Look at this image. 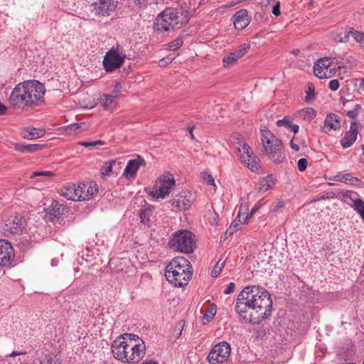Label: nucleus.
<instances>
[{"label": "nucleus", "instance_id": "9", "mask_svg": "<svg viewBox=\"0 0 364 364\" xmlns=\"http://www.w3.org/2000/svg\"><path fill=\"white\" fill-rule=\"evenodd\" d=\"M175 180L173 177L164 176L156 180L153 188L149 194L155 199L164 198L170 193L171 188L174 186Z\"/></svg>", "mask_w": 364, "mask_h": 364}, {"label": "nucleus", "instance_id": "4", "mask_svg": "<svg viewBox=\"0 0 364 364\" xmlns=\"http://www.w3.org/2000/svg\"><path fill=\"white\" fill-rule=\"evenodd\" d=\"M191 268V262L184 257H174L166 266V278L175 287H184L193 275Z\"/></svg>", "mask_w": 364, "mask_h": 364}, {"label": "nucleus", "instance_id": "14", "mask_svg": "<svg viewBox=\"0 0 364 364\" xmlns=\"http://www.w3.org/2000/svg\"><path fill=\"white\" fill-rule=\"evenodd\" d=\"M68 213V209L58 201H53L46 211V216L53 223L62 220L63 217Z\"/></svg>", "mask_w": 364, "mask_h": 364}, {"label": "nucleus", "instance_id": "56", "mask_svg": "<svg viewBox=\"0 0 364 364\" xmlns=\"http://www.w3.org/2000/svg\"><path fill=\"white\" fill-rule=\"evenodd\" d=\"M332 60H333V62L332 63L333 65H338L337 69L340 70L341 69V66H340V63H341V58H332Z\"/></svg>", "mask_w": 364, "mask_h": 364}, {"label": "nucleus", "instance_id": "63", "mask_svg": "<svg viewBox=\"0 0 364 364\" xmlns=\"http://www.w3.org/2000/svg\"><path fill=\"white\" fill-rule=\"evenodd\" d=\"M95 146L97 145H104L105 143L104 141L102 140H97L94 141Z\"/></svg>", "mask_w": 364, "mask_h": 364}, {"label": "nucleus", "instance_id": "1", "mask_svg": "<svg viewBox=\"0 0 364 364\" xmlns=\"http://www.w3.org/2000/svg\"><path fill=\"white\" fill-rule=\"evenodd\" d=\"M272 300L268 291L259 286H248L238 294L235 310L242 322L259 324L271 315Z\"/></svg>", "mask_w": 364, "mask_h": 364}, {"label": "nucleus", "instance_id": "23", "mask_svg": "<svg viewBox=\"0 0 364 364\" xmlns=\"http://www.w3.org/2000/svg\"><path fill=\"white\" fill-rule=\"evenodd\" d=\"M60 194L68 200H80V184L76 186L73 184L68 186H64L60 189Z\"/></svg>", "mask_w": 364, "mask_h": 364}, {"label": "nucleus", "instance_id": "49", "mask_svg": "<svg viewBox=\"0 0 364 364\" xmlns=\"http://www.w3.org/2000/svg\"><path fill=\"white\" fill-rule=\"evenodd\" d=\"M223 265H224V262L220 263V260H219L218 262V263L216 264V265L215 266L214 269L212 272V276L217 277L220 274Z\"/></svg>", "mask_w": 364, "mask_h": 364}, {"label": "nucleus", "instance_id": "16", "mask_svg": "<svg viewBox=\"0 0 364 364\" xmlns=\"http://www.w3.org/2000/svg\"><path fill=\"white\" fill-rule=\"evenodd\" d=\"M14 256V250L11 243L5 240H0V266H7Z\"/></svg>", "mask_w": 364, "mask_h": 364}, {"label": "nucleus", "instance_id": "58", "mask_svg": "<svg viewBox=\"0 0 364 364\" xmlns=\"http://www.w3.org/2000/svg\"><path fill=\"white\" fill-rule=\"evenodd\" d=\"M26 353L25 352H16V351H14L12 352L11 354L8 355L6 356L7 359L9 358H14L15 356H17V355H25Z\"/></svg>", "mask_w": 364, "mask_h": 364}, {"label": "nucleus", "instance_id": "53", "mask_svg": "<svg viewBox=\"0 0 364 364\" xmlns=\"http://www.w3.org/2000/svg\"><path fill=\"white\" fill-rule=\"evenodd\" d=\"M235 284L233 282L229 283L225 289L224 290V294H229L232 293L235 289Z\"/></svg>", "mask_w": 364, "mask_h": 364}, {"label": "nucleus", "instance_id": "8", "mask_svg": "<svg viewBox=\"0 0 364 364\" xmlns=\"http://www.w3.org/2000/svg\"><path fill=\"white\" fill-rule=\"evenodd\" d=\"M126 58V54L119 49V46L110 49L105 55L103 65L107 72L111 73L120 68Z\"/></svg>", "mask_w": 364, "mask_h": 364}, {"label": "nucleus", "instance_id": "60", "mask_svg": "<svg viewBox=\"0 0 364 364\" xmlns=\"http://www.w3.org/2000/svg\"><path fill=\"white\" fill-rule=\"evenodd\" d=\"M236 230L232 228L231 226H230L225 231V235L228 237V236H230L232 235Z\"/></svg>", "mask_w": 364, "mask_h": 364}, {"label": "nucleus", "instance_id": "57", "mask_svg": "<svg viewBox=\"0 0 364 364\" xmlns=\"http://www.w3.org/2000/svg\"><path fill=\"white\" fill-rule=\"evenodd\" d=\"M347 116L351 119H355L357 117V116L358 115V113H356V111H354L353 109V110H350V111H348L347 113H346Z\"/></svg>", "mask_w": 364, "mask_h": 364}, {"label": "nucleus", "instance_id": "39", "mask_svg": "<svg viewBox=\"0 0 364 364\" xmlns=\"http://www.w3.org/2000/svg\"><path fill=\"white\" fill-rule=\"evenodd\" d=\"M119 336H123L124 341H133L134 344H140V343H144L137 335L135 334L124 333L123 335H120Z\"/></svg>", "mask_w": 364, "mask_h": 364}, {"label": "nucleus", "instance_id": "3", "mask_svg": "<svg viewBox=\"0 0 364 364\" xmlns=\"http://www.w3.org/2000/svg\"><path fill=\"white\" fill-rule=\"evenodd\" d=\"M133 341H124L123 336H118L111 344L114 358L123 363H136L144 357L146 346L144 343L134 344Z\"/></svg>", "mask_w": 364, "mask_h": 364}, {"label": "nucleus", "instance_id": "50", "mask_svg": "<svg viewBox=\"0 0 364 364\" xmlns=\"http://www.w3.org/2000/svg\"><path fill=\"white\" fill-rule=\"evenodd\" d=\"M284 206V202L282 200L278 199L276 200L272 204V210L277 211L280 208Z\"/></svg>", "mask_w": 364, "mask_h": 364}, {"label": "nucleus", "instance_id": "36", "mask_svg": "<svg viewBox=\"0 0 364 364\" xmlns=\"http://www.w3.org/2000/svg\"><path fill=\"white\" fill-rule=\"evenodd\" d=\"M183 43V38L182 36H178L176 39L171 41L168 44H167L166 48L169 50H176L178 49Z\"/></svg>", "mask_w": 364, "mask_h": 364}, {"label": "nucleus", "instance_id": "31", "mask_svg": "<svg viewBox=\"0 0 364 364\" xmlns=\"http://www.w3.org/2000/svg\"><path fill=\"white\" fill-rule=\"evenodd\" d=\"M56 355L53 354L46 355L43 358L36 359L33 364H59Z\"/></svg>", "mask_w": 364, "mask_h": 364}, {"label": "nucleus", "instance_id": "32", "mask_svg": "<svg viewBox=\"0 0 364 364\" xmlns=\"http://www.w3.org/2000/svg\"><path fill=\"white\" fill-rule=\"evenodd\" d=\"M116 97H114V95L105 94L101 97L102 105L105 109H110L112 108V105Z\"/></svg>", "mask_w": 364, "mask_h": 364}, {"label": "nucleus", "instance_id": "21", "mask_svg": "<svg viewBox=\"0 0 364 364\" xmlns=\"http://www.w3.org/2000/svg\"><path fill=\"white\" fill-rule=\"evenodd\" d=\"M234 26L237 30H242L250 23L247 11L241 9L234 14Z\"/></svg>", "mask_w": 364, "mask_h": 364}, {"label": "nucleus", "instance_id": "10", "mask_svg": "<svg viewBox=\"0 0 364 364\" xmlns=\"http://www.w3.org/2000/svg\"><path fill=\"white\" fill-rule=\"evenodd\" d=\"M230 346L227 342H220L210 351L207 359L210 364H218L228 360L230 355Z\"/></svg>", "mask_w": 364, "mask_h": 364}, {"label": "nucleus", "instance_id": "41", "mask_svg": "<svg viewBox=\"0 0 364 364\" xmlns=\"http://www.w3.org/2000/svg\"><path fill=\"white\" fill-rule=\"evenodd\" d=\"M350 30H352L350 36L354 38V40L358 43H364V33L355 31L353 28H350Z\"/></svg>", "mask_w": 364, "mask_h": 364}, {"label": "nucleus", "instance_id": "6", "mask_svg": "<svg viewBox=\"0 0 364 364\" xmlns=\"http://www.w3.org/2000/svg\"><path fill=\"white\" fill-rule=\"evenodd\" d=\"M169 245L177 251L186 254L191 253L196 247V236L189 230H181L173 234Z\"/></svg>", "mask_w": 364, "mask_h": 364}, {"label": "nucleus", "instance_id": "34", "mask_svg": "<svg viewBox=\"0 0 364 364\" xmlns=\"http://www.w3.org/2000/svg\"><path fill=\"white\" fill-rule=\"evenodd\" d=\"M299 114L304 119H307L309 120H311L316 117V112L314 109L311 107H306L299 110Z\"/></svg>", "mask_w": 364, "mask_h": 364}, {"label": "nucleus", "instance_id": "17", "mask_svg": "<svg viewBox=\"0 0 364 364\" xmlns=\"http://www.w3.org/2000/svg\"><path fill=\"white\" fill-rule=\"evenodd\" d=\"M146 161L144 158L138 156L136 159H131L128 161L124 172L123 176L127 178H134L136 173L140 166H145Z\"/></svg>", "mask_w": 364, "mask_h": 364}, {"label": "nucleus", "instance_id": "54", "mask_svg": "<svg viewBox=\"0 0 364 364\" xmlns=\"http://www.w3.org/2000/svg\"><path fill=\"white\" fill-rule=\"evenodd\" d=\"M259 204H256V205L252 208V209L251 210V212H250V215H247V216H246V218H245V220L244 223H245L247 221L248 218H251V217L253 215V214H255V213L258 210V209H259Z\"/></svg>", "mask_w": 364, "mask_h": 364}, {"label": "nucleus", "instance_id": "22", "mask_svg": "<svg viewBox=\"0 0 364 364\" xmlns=\"http://www.w3.org/2000/svg\"><path fill=\"white\" fill-rule=\"evenodd\" d=\"M341 128L338 117L335 114H329L326 117L323 122L322 132L328 133L330 130H338Z\"/></svg>", "mask_w": 364, "mask_h": 364}, {"label": "nucleus", "instance_id": "19", "mask_svg": "<svg viewBox=\"0 0 364 364\" xmlns=\"http://www.w3.org/2000/svg\"><path fill=\"white\" fill-rule=\"evenodd\" d=\"M23 223L21 217L18 215L11 216L8 218L4 230L11 234H18L22 231Z\"/></svg>", "mask_w": 364, "mask_h": 364}, {"label": "nucleus", "instance_id": "12", "mask_svg": "<svg viewBox=\"0 0 364 364\" xmlns=\"http://www.w3.org/2000/svg\"><path fill=\"white\" fill-rule=\"evenodd\" d=\"M238 144L239 146L237 147V150L240 153L242 161L247 164V167L251 170H257L260 167L259 159L255 156H252V152L250 146L243 141H240Z\"/></svg>", "mask_w": 364, "mask_h": 364}, {"label": "nucleus", "instance_id": "48", "mask_svg": "<svg viewBox=\"0 0 364 364\" xmlns=\"http://www.w3.org/2000/svg\"><path fill=\"white\" fill-rule=\"evenodd\" d=\"M122 89V85L119 82H116L114 84V88L112 90V92L110 95H114V97L117 98V96L119 95V94L121 92Z\"/></svg>", "mask_w": 364, "mask_h": 364}, {"label": "nucleus", "instance_id": "35", "mask_svg": "<svg viewBox=\"0 0 364 364\" xmlns=\"http://www.w3.org/2000/svg\"><path fill=\"white\" fill-rule=\"evenodd\" d=\"M353 209L360 215L361 218L364 220V202L360 198L353 200Z\"/></svg>", "mask_w": 364, "mask_h": 364}, {"label": "nucleus", "instance_id": "5", "mask_svg": "<svg viewBox=\"0 0 364 364\" xmlns=\"http://www.w3.org/2000/svg\"><path fill=\"white\" fill-rule=\"evenodd\" d=\"M182 26L176 11L173 8H166L157 16L153 28L156 32L163 33L180 28Z\"/></svg>", "mask_w": 364, "mask_h": 364}, {"label": "nucleus", "instance_id": "37", "mask_svg": "<svg viewBox=\"0 0 364 364\" xmlns=\"http://www.w3.org/2000/svg\"><path fill=\"white\" fill-rule=\"evenodd\" d=\"M154 210V206L153 205H149L148 208L141 210L139 217L141 221L145 222L149 220V217Z\"/></svg>", "mask_w": 364, "mask_h": 364}, {"label": "nucleus", "instance_id": "61", "mask_svg": "<svg viewBox=\"0 0 364 364\" xmlns=\"http://www.w3.org/2000/svg\"><path fill=\"white\" fill-rule=\"evenodd\" d=\"M290 146L292 149H294L296 151H298L299 150V145L294 144L292 140L290 142Z\"/></svg>", "mask_w": 364, "mask_h": 364}, {"label": "nucleus", "instance_id": "55", "mask_svg": "<svg viewBox=\"0 0 364 364\" xmlns=\"http://www.w3.org/2000/svg\"><path fill=\"white\" fill-rule=\"evenodd\" d=\"M272 14L277 16L280 14V4H279V2H277V4L273 6Z\"/></svg>", "mask_w": 364, "mask_h": 364}, {"label": "nucleus", "instance_id": "40", "mask_svg": "<svg viewBox=\"0 0 364 364\" xmlns=\"http://www.w3.org/2000/svg\"><path fill=\"white\" fill-rule=\"evenodd\" d=\"M336 177V180L338 181H344V182H347V183L349 182L351 184L354 183L355 182H358L359 181L358 178L352 177L350 176V174H349V173L343 174L341 176H337Z\"/></svg>", "mask_w": 364, "mask_h": 364}, {"label": "nucleus", "instance_id": "24", "mask_svg": "<svg viewBox=\"0 0 364 364\" xmlns=\"http://www.w3.org/2000/svg\"><path fill=\"white\" fill-rule=\"evenodd\" d=\"M173 10L176 11L177 16L180 17L181 25L185 26L189 22L191 14L188 4L183 2Z\"/></svg>", "mask_w": 364, "mask_h": 364}, {"label": "nucleus", "instance_id": "52", "mask_svg": "<svg viewBox=\"0 0 364 364\" xmlns=\"http://www.w3.org/2000/svg\"><path fill=\"white\" fill-rule=\"evenodd\" d=\"M328 86L331 90L336 91L339 88L340 84L338 80H332L329 82Z\"/></svg>", "mask_w": 364, "mask_h": 364}, {"label": "nucleus", "instance_id": "25", "mask_svg": "<svg viewBox=\"0 0 364 364\" xmlns=\"http://www.w3.org/2000/svg\"><path fill=\"white\" fill-rule=\"evenodd\" d=\"M192 201L186 196L179 193L172 200V205L176 207L180 210H186L190 208Z\"/></svg>", "mask_w": 364, "mask_h": 364}, {"label": "nucleus", "instance_id": "27", "mask_svg": "<svg viewBox=\"0 0 364 364\" xmlns=\"http://www.w3.org/2000/svg\"><path fill=\"white\" fill-rule=\"evenodd\" d=\"M293 118L289 116H285L282 119L277 120L276 124L278 127H284L287 129L292 131L294 134L299 132V126L297 124H292Z\"/></svg>", "mask_w": 364, "mask_h": 364}, {"label": "nucleus", "instance_id": "46", "mask_svg": "<svg viewBox=\"0 0 364 364\" xmlns=\"http://www.w3.org/2000/svg\"><path fill=\"white\" fill-rule=\"evenodd\" d=\"M308 161L306 159L302 158L299 159L297 162V167L300 171H304L306 169Z\"/></svg>", "mask_w": 364, "mask_h": 364}, {"label": "nucleus", "instance_id": "47", "mask_svg": "<svg viewBox=\"0 0 364 364\" xmlns=\"http://www.w3.org/2000/svg\"><path fill=\"white\" fill-rule=\"evenodd\" d=\"M53 176V173L51 171H36V172H34L32 174L31 178H34V177H36V176H46V177L50 178Z\"/></svg>", "mask_w": 364, "mask_h": 364}, {"label": "nucleus", "instance_id": "13", "mask_svg": "<svg viewBox=\"0 0 364 364\" xmlns=\"http://www.w3.org/2000/svg\"><path fill=\"white\" fill-rule=\"evenodd\" d=\"M118 4L117 0H98L92 4V11L100 16H109Z\"/></svg>", "mask_w": 364, "mask_h": 364}, {"label": "nucleus", "instance_id": "44", "mask_svg": "<svg viewBox=\"0 0 364 364\" xmlns=\"http://www.w3.org/2000/svg\"><path fill=\"white\" fill-rule=\"evenodd\" d=\"M203 179L208 185L215 186L213 177L207 172L203 173Z\"/></svg>", "mask_w": 364, "mask_h": 364}, {"label": "nucleus", "instance_id": "45", "mask_svg": "<svg viewBox=\"0 0 364 364\" xmlns=\"http://www.w3.org/2000/svg\"><path fill=\"white\" fill-rule=\"evenodd\" d=\"M216 311L213 309H208L205 314L203 315V320H206L208 322L213 318L215 315Z\"/></svg>", "mask_w": 364, "mask_h": 364}, {"label": "nucleus", "instance_id": "30", "mask_svg": "<svg viewBox=\"0 0 364 364\" xmlns=\"http://www.w3.org/2000/svg\"><path fill=\"white\" fill-rule=\"evenodd\" d=\"M274 184V178L272 175H269L259 181V192L264 193L268 191Z\"/></svg>", "mask_w": 364, "mask_h": 364}, {"label": "nucleus", "instance_id": "7", "mask_svg": "<svg viewBox=\"0 0 364 364\" xmlns=\"http://www.w3.org/2000/svg\"><path fill=\"white\" fill-rule=\"evenodd\" d=\"M262 142L265 151L277 164L282 162L284 156L281 153L282 141L276 138L269 131H262Z\"/></svg>", "mask_w": 364, "mask_h": 364}, {"label": "nucleus", "instance_id": "64", "mask_svg": "<svg viewBox=\"0 0 364 364\" xmlns=\"http://www.w3.org/2000/svg\"><path fill=\"white\" fill-rule=\"evenodd\" d=\"M360 109H361V106H360V105H359V104H356V105H355V107H354L353 110H354V111H356V113H358V112H359V110H360Z\"/></svg>", "mask_w": 364, "mask_h": 364}, {"label": "nucleus", "instance_id": "2", "mask_svg": "<svg viewBox=\"0 0 364 364\" xmlns=\"http://www.w3.org/2000/svg\"><path fill=\"white\" fill-rule=\"evenodd\" d=\"M44 85L37 80L20 82L12 90L9 102L14 107L24 108L38 106L43 102Z\"/></svg>", "mask_w": 364, "mask_h": 364}, {"label": "nucleus", "instance_id": "18", "mask_svg": "<svg viewBox=\"0 0 364 364\" xmlns=\"http://www.w3.org/2000/svg\"><path fill=\"white\" fill-rule=\"evenodd\" d=\"M358 124L355 122L350 123V130L345 133L344 136L341 139V145L343 149L351 146L357 139L358 134Z\"/></svg>", "mask_w": 364, "mask_h": 364}, {"label": "nucleus", "instance_id": "59", "mask_svg": "<svg viewBox=\"0 0 364 364\" xmlns=\"http://www.w3.org/2000/svg\"><path fill=\"white\" fill-rule=\"evenodd\" d=\"M80 145L85 146V147H94L95 144L94 141L88 142V141H81L79 143Z\"/></svg>", "mask_w": 364, "mask_h": 364}, {"label": "nucleus", "instance_id": "15", "mask_svg": "<svg viewBox=\"0 0 364 364\" xmlns=\"http://www.w3.org/2000/svg\"><path fill=\"white\" fill-rule=\"evenodd\" d=\"M250 48V44L244 43L240 46L235 50L225 55L223 59L224 67L228 68L232 65L239 58L245 55Z\"/></svg>", "mask_w": 364, "mask_h": 364}, {"label": "nucleus", "instance_id": "26", "mask_svg": "<svg viewBox=\"0 0 364 364\" xmlns=\"http://www.w3.org/2000/svg\"><path fill=\"white\" fill-rule=\"evenodd\" d=\"M46 132L42 129H36L34 127H26L22 132V136L25 139H34L43 136Z\"/></svg>", "mask_w": 364, "mask_h": 364}, {"label": "nucleus", "instance_id": "51", "mask_svg": "<svg viewBox=\"0 0 364 364\" xmlns=\"http://www.w3.org/2000/svg\"><path fill=\"white\" fill-rule=\"evenodd\" d=\"M242 222L240 220V211L239 212L236 218L232 222L230 226L233 228L235 230L238 229L240 225H241Z\"/></svg>", "mask_w": 364, "mask_h": 364}, {"label": "nucleus", "instance_id": "20", "mask_svg": "<svg viewBox=\"0 0 364 364\" xmlns=\"http://www.w3.org/2000/svg\"><path fill=\"white\" fill-rule=\"evenodd\" d=\"M98 191V187L95 182L80 184V200H88Z\"/></svg>", "mask_w": 364, "mask_h": 364}, {"label": "nucleus", "instance_id": "33", "mask_svg": "<svg viewBox=\"0 0 364 364\" xmlns=\"http://www.w3.org/2000/svg\"><path fill=\"white\" fill-rule=\"evenodd\" d=\"M306 95L305 97L306 102H311L315 100V87L311 82L307 84L306 90Z\"/></svg>", "mask_w": 364, "mask_h": 364}, {"label": "nucleus", "instance_id": "11", "mask_svg": "<svg viewBox=\"0 0 364 364\" xmlns=\"http://www.w3.org/2000/svg\"><path fill=\"white\" fill-rule=\"evenodd\" d=\"M332 58H323L318 60L314 65V73L320 79L331 77L336 73V68H332Z\"/></svg>", "mask_w": 364, "mask_h": 364}, {"label": "nucleus", "instance_id": "42", "mask_svg": "<svg viewBox=\"0 0 364 364\" xmlns=\"http://www.w3.org/2000/svg\"><path fill=\"white\" fill-rule=\"evenodd\" d=\"M81 124H72L65 127V131L68 134H74L77 132V130L81 127Z\"/></svg>", "mask_w": 364, "mask_h": 364}, {"label": "nucleus", "instance_id": "29", "mask_svg": "<svg viewBox=\"0 0 364 364\" xmlns=\"http://www.w3.org/2000/svg\"><path fill=\"white\" fill-rule=\"evenodd\" d=\"M44 146L43 144H24L21 143H17L15 145V148L16 150L21 152H28V153H33L38 150H41Z\"/></svg>", "mask_w": 364, "mask_h": 364}, {"label": "nucleus", "instance_id": "38", "mask_svg": "<svg viewBox=\"0 0 364 364\" xmlns=\"http://www.w3.org/2000/svg\"><path fill=\"white\" fill-rule=\"evenodd\" d=\"M115 163L116 161L114 160L105 162L100 169L102 175L104 176H109L112 171V165Z\"/></svg>", "mask_w": 364, "mask_h": 364}, {"label": "nucleus", "instance_id": "62", "mask_svg": "<svg viewBox=\"0 0 364 364\" xmlns=\"http://www.w3.org/2000/svg\"><path fill=\"white\" fill-rule=\"evenodd\" d=\"M6 112V107L0 102V115H3Z\"/></svg>", "mask_w": 364, "mask_h": 364}, {"label": "nucleus", "instance_id": "43", "mask_svg": "<svg viewBox=\"0 0 364 364\" xmlns=\"http://www.w3.org/2000/svg\"><path fill=\"white\" fill-rule=\"evenodd\" d=\"M173 59L174 58L171 55H168L159 61V66L166 67L167 65L170 64L173 60Z\"/></svg>", "mask_w": 364, "mask_h": 364}, {"label": "nucleus", "instance_id": "28", "mask_svg": "<svg viewBox=\"0 0 364 364\" xmlns=\"http://www.w3.org/2000/svg\"><path fill=\"white\" fill-rule=\"evenodd\" d=\"M350 27L346 28L343 31H337L333 33V39L336 43H348L350 36Z\"/></svg>", "mask_w": 364, "mask_h": 364}]
</instances>
